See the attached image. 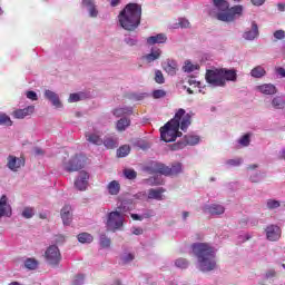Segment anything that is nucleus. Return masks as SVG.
Instances as JSON below:
<instances>
[{"label": "nucleus", "mask_w": 285, "mask_h": 285, "mask_svg": "<svg viewBox=\"0 0 285 285\" xmlns=\"http://www.w3.org/2000/svg\"><path fill=\"white\" fill-rule=\"evenodd\" d=\"M190 114H186L185 109H178L175 114L174 118L170 119L164 127L160 128V139L166 141V144H170V141H175L177 137H181V131L186 132L191 124Z\"/></svg>", "instance_id": "f257e3e1"}, {"label": "nucleus", "mask_w": 285, "mask_h": 285, "mask_svg": "<svg viewBox=\"0 0 285 285\" xmlns=\"http://www.w3.org/2000/svg\"><path fill=\"white\" fill-rule=\"evenodd\" d=\"M191 250L197 258V267L202 273H210L215 271L217 266V261L215 257L217 250L208 243H194L191 245Z\"/></svg>", "instance_id": "f03ea898"}, {"label": "nucleus", "mask_w": 285, "mask_h": 285, "mask_svg": "<svg viewBox=\"0 0 285 285\" xmlns=\"http://www.w3.org/2000/svg\"><path fill=\"white\" fill-rule=\"evenodd\" d=\"M118 21L124 30H137V28H139L141 24V4H126L118 16Z\"/></svg>", "instance_id": "7ed1b4c3"}, {"label": "nucleus", "mask_w": 285, "mask_h": 285, "mask_svg": "<svg viewBox=\"0 0 285 285\" xmlns=\"http://www.w3.org/2000/svg\"><path fill=\"white\" fill-rule=\"evenodd\" d=\"M213 4L217 10L215 14L216 19H218V21H225L226 23L235 21V19L242 17V12H244V7L237 4L230 8V4L226 0H213Z\"/></svg>", "instance_id": "20e7f679"}, {"label": "nucleus", "mask_w": 285, "mask_h": 285, "mask_svg": "<svg viewBox=\"0 0 285 285\" xmlns=\"http://www.w3.org/2000/svg\"><path fill=\"white\" fill-rule=\"evenodd\" d=\"M124 215L121 212H110L107 216L106 228L111 233H117L124 228Z\"/></svg>", "instance_id": "39448f33"}, {"label": "nucleus", "mask_w": 285, "mask_h": 285, "mask_svg": "<svg viewBox=\"0 0 285 285\" xmlns=\"http://www.w3.org/2000/svg\"><path fill=\"white\" fill-rule=\"evenodd\" d=\"M205 79L212 88H224V77L222 69H208L205 75Z\"/></svg>", "instance_id": "423d86ee"}, {"label": "nucleus", "mask_w": 285, "mask_h": 285, "mask_svg": "<svg viewBox=\"0 0 285 285\" xmlns=\"http://www.w3.org/2000/svg\"><path fill=\"white\" fill-rule=\"evenodd\" d=\"M45 259L49 266H59L61 252L57 245H50L45 252Z\"/></svg>", "instance_id": "0eeeda50"}, {"label": "nucleus", "mask_w": 285, "mask_h": 285, "mask_svg": "<svg viewBox=\"0 0 285 285\" xmlns=\"http://www.w3.org/2000/svg\"><path fill=\"white\" fill-rule=\"evenodd\" d=\"M83 168V156L76 154L68 161L63 163L66 173H77Z\"/></svg>", "instance_id": "6e6552de"}, {"label": "nucleus", "mask_w": 285, "mask_h": 285, "mask_svg": "<svg viewBox=\"0 0 285 285\" xmlns=\"http://www.w3.org/2000/svg\"><path fill=\"white\" fill-rule=\"evenodd\" d=\"M142 173H147V175H165V164L159 163L157 160H149L145 165L141 166Z\"/></svg>", "instance_id": "1a4fd4ad"}, {"label": "nucleus", "mask_w": 285, "mask_h": 285, "mask_svg": "<svg viewBox=\"0 0 285 285\" xmlns=\"http://www.w3.org/2000/svg\"><path fill=\"white\" fill-rule=\"evenodd\" d=\"M200 138L197 135L188 134L184 136V139L171 145V150H184L185 146H197Z\"/></svg>", "instance_id": "9d476101"}, {"label": "nucleus", "mask_w": 285, "mask_h": 285, "mask_svg": "<svg viewBox=\"0 0 285 285\" xmlns=\"http://www.w3.org/2000/svg\"><path fill=\"white\" fill-rule=\"evenodd\" d=\"M203 213L210 217H219V215H224V213H226V207L219 204H206L203 206Z\"/></svg>", "instance_id": "9b49d317"}, {"label": "nucleus", "mask_w": 285, "mask_h": 285, "mask_svg": "<svg viewBox=\"0 0 285 285\" xmlns=\"http://www.w3.org/2000/svg\"><path fill=\"white\" fill-rule=\"evenodd\" d=\"M88 181H90V174L86 170H81L75 180V188L80 191L87 190Z\"/></svg>", "instance_id": "f8f14e48"}, {"label": "nucleus", "mask_w": 285, "mask_h": 285, "mask_svg": "<svg viewBox=\"0 0 285 285\" xmlns=\"http://www.w3.org/2000/svg\"><path fill=\"white\" fill-rule=\"evenodd\" d=\"M22 166H26V159L12 155L8 156L7 168H9V170H12V173H17L19 168H22Z\"/></svg>", "instance_id": "ddd939ff"}, {"label": "nucleus", "mask_w": 285, "mask_h": 285, "mask_svg": "<svg viewBox=\"0 0 285 285\" xmlns=\"http://www.w3.org/2000/svg\"><path fill=\"white\" fill-rule=\"evenodd\" d=\"M268 242H278L282 237V228L277 225H269L265 229Z\"/></svg>", "instance_id": "4468645a"}, {"label": "nucleus", "mask_w": 285, "mask_h": 285, "mask_svg": "<svg viewBox=\"0 0 285 285\" xmlns=\"http://www.w3.org/2000/svg\"><path fill=\"white\" fill-rule=\"evenodd\" d=\"M258 37H259V27L257 26V22L253 21L252 28L247 29L243 33V39H245V41H255V39H257Z\"/></svg>", "instance_id": "2eb2a0df"}, {"label": "nucleus", "mask_w": 285, "mask_h": 285, "mask_svg": "<svg viewBox=\"0 0 285 285\" xmlns=\"http://www.w3.org/2000/svg\"><path fill=\"white\" fill-rule=\"evenodd\" d=\"M255 90L261 92V95L273 97V95H277V87L273 83H263L261 86H256Z\"/></svg>", "instance_id": "dca6fc26"}, {"label": "nucleus", "mask_w": 285, "mask_h": 285, "mask_svg": "<svg viewBox=\"0 0 285 285\" xmlns=\"http://www.w3.org/2000/svg\"><path fill=\"white\" fill-rule=\"evenodd\" d=\"M60 217L63 226H70L72 224V206L65 205L60 210Z\"/></svg>", "instance_id": "f3484780"}, {"label": "nucleus", "mask_w": 285, "mask_h": 285, "mask_svg": "<svg viewBox=\"0 0 285 285\" xmlns=\"http://www.w3.org/2000/svg\"><path fill=\"white\" fill-rule=\"evenodd\" d=\"M45 98L50 101L51 106H55V108H63V105L61 104V100L59 99V95L50 89H47L45 91Z\"/></svg>", "instance_id": "a211bd4d"}, {"label": "nucleus", "mask_w": 285, "mask_h": 285, "mask_svg": "<svg viewBox=\"0 0 285 285\" xmlns=\"http://www.w3.org/2000/svg\"><path fill=\"white\" fill-rule=\"evenodd\" d=\"M12 215V208L8 204V197L3 195L0 198V219L1 217H10Z\"/></svg>", "instance_id": "6ab92c4d"}, {"label": "nucleus", "mask_w": 285, "mask_h": 285, "mask_svg": "<svg viewBox=\"0 0 285 285\" xmlns=\"http://www.w3.org/2000/svg\"><path fill=\"white\" fill-rule=\"evenodd\" d=\"M102 144L108 150H115V148H119V137L117 135L105 136Z\"/></svg>", "instance_id": "aec40b11"}, {"label": "nucleus", "mask_w": 285, "mask_h": 285, "mask_svg": "<svg viewBox=\"0 0 285 285\" xmlns=\"http://www.w3.org/2000/svg\"><path fill=\"white\" fill-rule=\"evenodd\" d=\"M82 8H86L89 12V17L91 19H96V17L99 16V10H97V6L95 4V1L92 0H82L81 2Z\"/></svg>", "instance_id": "412c9836"}, {"label": "nucleus", "mask_w": 285, "mask_h": 285, "mask_svg": "<svg viewBox=\"0 0 285 285\" xmlns=\"http://www.w3.org/2000/svg\"><path fill=\"white\" fill-rule=\"evenodd\" d=\"M161 57V49L157 47H153L150 52L142 56L144 61H147V63H153L157 61Z\"/></svg>", "instance_id": "4be33fe9"}, {"label": "nucleus", "mask_w": 285, "mask_h": 285, "mask_svg": "<svg viewBox=\"0 0 285 285\" xmlns=\"http://www.w3.org/2000/svg\"><path fill=\"white\" fill-rule=\"evenodd\" d=\"M220 72L224 79V86H226V81H237V70L220 68Z\"/></svg>", "instance_id": "5701e85b"}, {"label": "nucleus", "mask_w": 285, "mask_h": 285, "mask_svg": "<svg viewBox=\"0 0 285 285\" xmlns=\"http://www.w3.org/2000/svg\"><path fill=\"white\" fill-rule=\"evenodd\" d=\"M164 193L166 189L164 187L160 188H151L148 190L147 199H156V202H164Z\"/></svg>", "instance_id": "b1692460"}, {"label": "nucleus", "mask_w": 285, "mask_h": 285, "mask_svg": "<svg viewBox=\"0 0 285 285\" xmlns=\"http://www.w3.org/2000/svg\"><path fill=\"white\" fill-rule=\"evenodd\" d=\"M35 112V106H28L23 109H17L13 111L14 119H24V117H28L29 115H32Z\"/></svg>", "instance_id": "393cba45"}, {"label": "nucleus", "mask_w": 285, "mask_h": 285, "mask_svg": "<svg viewBox=\"0 0 285 285\" xmlns=\"http://www.w3.org/2000/svg\"><path fill=\"white\" fill-rule=\"evenodd\" d=\"M168 37L165 33H158L147 38V46H156V43H166Z\"/></svg>", "instance_id": "a878e982"}, {"label": "nucleus", "mask_w": 285, "mask_h": 285, "mask_svg": "<svg viewBox=\"0 0 285 285\" xmlns=\"http://www.w3.org/2000/svg\"><path fill=\"white\" fill-rule=\"evenodd\" d=\"M181 171H183L181 163H176L171 165V167H168L165 165V177H170V175H179V173Z\"/></svg>", "instance_id": "bb28decb"}, {"label": "nucleus", "mask_w": 285, "mask_h": 285, "mask_svg": "<svg viewBox=\"0 0 285 285\" xmlns=\"http://www.w3.org/2000/svg\"><path fill=\"white\" fill-rule=\"evenodd\" d=\"M86 139L89 141V144H92L94 146H102L104 139H101V136L97 132H87Z\"/></svg>", "instance_id": "cd10ccee"}, {"label": "nucleus", "mask_w": 285, "mask_h": 285, "mask_svg": "<svg viewBox=\"0 0 285 285\" xmlns=\"http://www.w3.org/2000/svg\"><path fill=\"white\" fill-rule=\"evenodd\" d=\"M147 186H164V178L160 175L151 176L142 180Z\"/></svg>", "instance_id": "c85d7f7f"}, {"label": "nucleus", "mask_w": 285, "mask_h": 285, "mask_svg": "<svg viewBox=\"0 0 285 285\" xmlns=\"http://www.w3.org/2000/svg\"><path fill=\"white\" fill-rule=\"evenodd\" d=\"M272 106L276 110H284V108H285V96L281 95V96L274 97L272 99Z\"/></svg>", "instance_id": "c756f323"}, {"label": "nucleus", "mask_w": 285, "mask_h": 285, "mask_svg": "<svg viewBox=\"0 0 285 285\" xmlns=\"http://www.w3.org/2000/svg\"><path fill=\"white\" fill-rule=\"evenodd\" d=\"M165 72L170 75V77H175L177 75V61L168 59L165 66Z\"/></svg>", "instance_id": "7c9ffc66"}, {"label": "nucleus", "mask_w": 285, "mask_h": 285, "mask_svg": "<svg viewBox=\"0 0 285 285\" xmlns=\"http://www.w3.org/2000/svg\"><path fill=\"white\" fill-rule=\"evenodd\" d=\"M23 266L27 271H37L39 268V261H37V258H26Z\"/></svg>", "instance_id": "2f4dec72"}, {"label": "nucleus", "mask_w": 285, "mask_h": 285, "mask_svg": "<svg viewBox=\"0 0 285 285\" xmlns=\"http://www.w3.org/2000/svg\"><path fill=\"white\" fill-rule=\"evenodd\" d=\"M250 77L254 79H262L263 77H266V69L262 66H256L250 70Z\"/></svg>", "instance_id": "473e14b6"}, {"label": "nucleus", "mask_w": 285, "mask_h": 285, "mask_svg": "<svg viewBox=\"0 0 285 285\" xmlns=\"http://www.w3.org/2000/svg\"><path fill=\"white\" fill-rule=\"evenodd\" d=\"M107 190L109 195H119V191L121 190V185H119V181L112 180L108 184Z\"/></svg>", "instance_id": "72a5a7b5"}, {"label": "nucleus", "mask_w": 285, "mask_h": 285, "mask_svg": "<svg viewBox=\"0 0 285 285\" xmlns=\"http://www.w3.org/2000/svg\"><path fill=\"white\" fill-rule=\"evenodd\" d=\"M114 117H124V115H132V107H119L114 109Z\"/></svg>", "instance_id": "f704fd0d"}, {"label": "nucleus", "mask_w": 285, "mask_h": 285, "mask_svg": "<svg viewBox=\"0 0 285 285\" xmlns=\"http://www.w3.org/2000/svg\"><path fill=\"white\" fill-rule=\"evenodd\" d=\"M130 126V119L122 117L117 121L116 128L119 132H124V130H126V128H128Z\"/></svg>", "instance_id": "c9c22d12"}, {"label": "nucleus", "mask_w": 285, "mask_h": 285, "mask_svg": "<svg viewBox=\"0 0 285 285\" xmlns=\"http://www.w3.org/2000/svg\"><path fill=\"white\" fill-rule=\"evenodd\" d=\"M124 41L126 46L132 48V46H137V43H139V37L137 35H125Z\"/></svg>", "instance_id": "e433bc0d"}, {"label": "nucleus", "mask_w": 285, "mask_h": 285, "mask_svg": "<svg viewBox=\"0 0 285 285\" xmlns=\"http://www.w3.org/2000/svg\"><path fill=\"white\" fill-rule=\"evenodd\" d=\"M184 72H195V70H199V65H193L190 60H186L183 67Z\"/></svg>", "instance_id": "4c0bfd02"}, {"label": "nucleus", "mask_w": 285, "mask_h": 285, "mask_svg": "<svg viewBox=\"0 0 285 285\" xmlns=\"http://www.w3.org/2000/svg\"><path fill=\"white\" fill-rule=\"evenodd\" d=\"M132 101H144L147 97H150L147 92H132L128 96Z\"/></svg>", "instance_id": "58836bf2"}, {"label": "nucleus", "mask_w": 285, "mask_h": 285, "mask_svg": "<svg viewBox=\"0 0 285 285\" xmlns=\"http://www.w3.org/2000/svg\"><path fill=\"white\" fill-rule=\"evenodd\" d=\"M92 235L88 233H81L78 235V242H80V244H92Z\"/></svg>", "instance_id": "ea45409f"}, {"label": "nucleus", "mask_w": 285, "mask_h": 285, "mask_svg": "<svg viewBox=\"0 0 285 285\" xmlns=\"http://www.w3.org/2000/svg\"><path fill=\"white\" fill-rule=\"evenodd\" d=\"M130 155V146L124 145L117 149V157L124 158Z\"/></svg>", "instance_id": "a19ab883"}, {"label": "nucleus", "mask_w": 285, "mask_h": 285, "mask_svg": "<svg viewBox=\"0 0 285 285\" xmlns=\"http://www.w3.org/2000/svg\"><path fill=\"white\" fill-rule=\"evenodd\" d=\"M99 246L100 248H110V238L106 234H100Z\"/></svg>", "instance_id": "79ce46f5"}, {"label": "nucleus", "mask_w": 285, "mask_h": 285, "mask_svg": "<svg viewBox=\"0 0 285 285\" xmlns=\"http://www.w3.org/2000/svg\"><path fill=\"white\" fill-rule=\"evenodd\" d=\"M86 98V94L83 92H78V94H70L69 96V104H77V101H81V99Z\"/></svg>", "instance_id": "37998d69"}, {"label": "nucleus", "mask_w": 285, "mask_h": 285, "mask_svg": "<svg viewBox=\"0 0 285 285\" xmlns=\"http://www.w3.org/2000/svg\"><path fill=\"white\" fill-rule=\"evenodd\" d=\"M262 179H264V174H262V171H255L249 175V181H252V184H259Z\"/></svg>", "instance_id": "c03bdc74"}, {"label": "nucleus", "mask_w": 285, "mask_h": 285, "mask_svg": "<svg viewBox=\"0 0 285 285\" xmlns=\"http://www.w3.org/2000/svg\"><path fill=\"white\" fill-rule=\"evenodd\" d=\"M226 166H228V168H235L237 166H242V164H244V159L242 158H234V159H228L225 161Z\"/></svg>", "instance_id": "a18cd8bd"}, {"label": "nucleus", "mask_w": 285, "mask_h": 285, "mask_svg": "<svg viewBox=\"0 0 285 285\" xmlns=\"http://www.w3.org/2000/svg\"><path fill=\"white\" fill-rule=\"evenodd\" d=\"M188 266H190V263L186 258H178L175 261L176 268L186 269V268H188Z\"/></svg>", "instance_id": "49530a36"}, {"label": "nucleus", "mask_w": 285, "mask_h": 285, "mask_svg": "<svg viewBox=\"0 0 285 285\" xmlns=\"http://www.w3.org/2000/svg\"><path fill=\"white\" fill-rule=\"evenodd\" d=\"M122 175L125 176L126 179H129V180L137 179V173L135 169L126 168L122 170Z\"/></svg>", "instance_id": "de8ad7c7"}, {"label": "nucleus", "mask_w": 285, "mask_h": 285, "mask_svg": "<svg viewBox=\"0 0 285 285\" xmlns=\"http://www.w3.org/2000/svg\"><path fill=\"white\" fill-rule=\"evenodd\" d=\"M266 206H267L268 210H275V209L279 208V206H282V203L276 199H267Z\"/></svg>", "instance_id": "09e8293b"}, {"label": "nucleus", "mask_w": 285, "mask_h": 285, "mask_svg": "<svg viewBox=\"0 0 285 285\" xmlns=\"http://www.w3.org/2000/svg\"><path fill=\"white\" fill-rule=\"evenodd\" d=\"M21 215L24 219H32L35 217V208L24 207Z\"/></svg>", "instance_id": "8fccbe9b"}, {"label": "nucleus", "mask_w": 285, "mask_h": 285, "mask_svg": "<svg viewBox=\"0 0 285 285\" xmlns=\"http://www.w3.org/2000/svg\"><path fill=\"white\" fill-rule=\"evenodd\" d=\"M0 126H12V119L7 114H0Z\"/></svg>", "instance_id": "3c124183"}, {"label": "nucleus", "mask_w": 285, "mask_h": 285, "mask_svg": "<svg viewBox=\"0 0 285 285\" xmlns=\"http://www.w3.org/2000/svg\"><path fill=\"white\" fill-rule=\"evenodd\" d=\"M120 213H128L132 210V203L131 202H122L120 206L118 207Z\"/></svg>", "instance_id": "603ef678"}, {"label": "nucleus", "mask_w": 285, "mask_h": 285, "mask_svg": "<svg viewBox=\"0 0 285 285\" xmlns=\"http://www.w3.org/2000/svg\"><path fill=\"white\" fill-rule=\"evenodd\" d=\"M238 144L246 148V146H250V135L246 134L244 135L239 140Z\"/></svg>", "instance_id": "864d4df0"}, {"label": "nucleus", "mask_w": 285, "mask_h": 285, "mask_svg": "<svg viewBox=\"0 0 285 285\" xmlns=\"http://www.w3.org/2000/svg\"><path fill=\"white\" fill-rule=\"evenodd\" d=\"M155 81L156 83H166V78H164V73L161 70L155 71Z\"/></svg>", "instance_id": "5fc2aeb1"}, {"label": "nucleus", "mask_w": 285, "mask_h": 285, "mask_svg": "<svg viewBox=\"0 0 285 285\" xmlns=\"http://www.w3.org/2000/svg\"><path fill=\"white\" fill-rule=\"evenodd\" d=\"M151 97L154 99H164V97H166V91L163 89H156L153 91Z\"/></svg>", "instance_id": "6e6d98bb"}, {"label": "nucleus", "mask_w": 285, "mask_h": 285, "mask_svg": "<svg viewBox=\"0 0 285 285\" xmlns=\"http://www.w3.org/2000/svg\"><path fill=\"white\" fill-rule=\"evenodd\" d=\"M86 282V276L83 274H78L75 276L72 284L73 285H82Z\"/></svg>", "instance_id": "4d7b16f0"}, {"label": "nucleus", "mask_w": 285, "mask_h": 285, "mask_svg": "<svg viewBox=\"0 0 285 285\" xmlns=\"http://www.w3.org/2000/svg\"><path fill=\"white\" fill-rule=\"evenodd\" d=\"M132 259H135V254H132V253L124 254L121 256L122 264H130V262H132Z\"/></svg>", "instance_id": "13d9d810"}, {"label": "nucleus", "mask_w": 285, "mask_h": 285, "mask_svg": "<svg viewBox=\"0 0 285 285\" xmlns=\"http://www.w3.org/2000/svg\"><path fill=\"white\" fill-rule=\"evenodd\" d=\"M156 213L153 209H145L141 214L142 219H150V217H155Z\"/></svg>", "instance_id": "bf43d9fd"}, {"label": "nucleus", "mask_w": 285, "mask_h": 285, "mask_svg": "<svg viewBox=\"0 0 285 285\" xmlns=\"http://www.w3.org/2000/svg\"><path fill=\"white\" fill-rule=\"evenodd\" d=\"M274 37L277 39V40H282L285 38V31L279 29V30H276L274 32Z\"/></svg>", "instance_id": "052dcab7"}, {"label": "nucleus", "mask_w": 285, "mask_h": 285, "mask_svg": "<svg viewBox=\"0 0 285 285\" xmlns=\"http://www.w3.org/2000/svg\"><path fill=\"white\" fill-rule=\"evenodd\" d=\"M27 99H31V101H37V99H39V97L37 96V92L35 91H27Z\"/></svg>", "instance_id": "680f3d73"}, {"label": "nucleus", "mask_w": 285, "mask_h": 285, "mask_svg": "<svg viewBox=\"0 0 285 285\" xmlns=\"http://www.w3.org/2000/svg\"><path fill=\"white\" fill-rule=\"evenodd\" d=\"M276 75H277V77H279V79H284L285 78V69H284V67H277L276 68Z\"/></svg>", "instance_id": "e2e57ef3"}, {"label": "nucleus", "mask_w": 285, "mask_h": 285, "mask_svg": "<svg viewBox=\"0 0 285 285\" xmlns=\"http://www.w3.org/2000/svg\"><path fill=\"white\" fill-rule=\"evenodd\" d=\"M131 233L132 235H144V229L141 227H132Z\"/></svg>", "instance_id": "0e129e2a"}, {"label": "nucleus", "mask_w": 285, "mask_h": 285, "mask_svg": "<svg viewBox=\"0 0 285 285\" xmlns=\"http://www.w3.org/2000/svg\"><path fill=\"white\" fill-rule=\"evenodd\" d=\"M180 28H188L190 26V22L186 18H181L179 20Z\"/></svg>", "instance_id": "69168bd1"}, {"label": "nucleus", "mask_w": 285, "mask_h": 285, "mask_svg": "<svg viewBox=\"0 0 285 285\" xmlns=\"http://www.w3.org/2000/svg\"><path fill=\"white\" fill-rule=\"evenodd\" d=\"M136 199H146L148 197V194L146 191H139L135 195Z\"/></svg>", "instance_id": "338daca9"}, {"label": "nucleus", "mask_w": 285, "mask_h": 285, "mask_svg": "<svg viewBox=\"0 0 285 285\" xmlns=\"http://www.w3.org/2000/svg\"><path fill=\"white\" fill-rule=\"evenodd\" d=\"M55 242L56 244H63V242H66V237L63 235H57Z\"/></svg>", "instance_id": "774afa93"}]
</instances>
